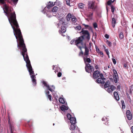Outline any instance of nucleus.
Listing matches in <instances>:
<instances>
[{
	"mask_svg": "<svg viewBox=\"0 0 133 133\" xmlns=\"http://www.w3.org/2000/svg\"><path fill=\"white\" fill-rule=\"evenodd\" d=\"M14 35L17 39V46L20 50L21 54L22 55L24 60L26 63V66L29 72L33 83L35 85L36 84V77L34 75L27 52V50L24 43L21 33L19 28H12Z\"/></svg>",
	"mask_w": 133,
	"mask_h": 133,
	"instance_id": "1",
	"label": "nucleus"
},
{
	"mask_svg": "<svg viewBox=\"0 0 133 133\" xmlns=\"http://www.w3.org/2000/svg\"><path fill=\"white\" fill-rule=\"evenodd\" d=\"M61 19L57 23L58 26L57 27L60 28L59 30V32L60 34L65 33L66 30V28L64 27L65 24L63 21V19L62 18H60Z\"/></svg>",
	"mask_w": 133,
	"mask_h": 133,
	"instance_id": "2",
	"label": "nucleus"
},
{
	"mask_svg": "<svg viewBox=\"0 0 133 133\" xmlns=\"http://www.w3.org/2000/svg\"><path fill=\"white\" fill-rule=\"evenodd\" d=\"M77 46L79 49L81 50V49L84 48L85 49V51L84 54V56H87L89 54V50L88 48L86 47L85 44H83V43H81L80 42L79 43H77Z\"/></svg>",
	"mask_w": 133,
	"mask_h": 133,
	"instance_id": "3",
	"label": "nucleus"
},
{
	"mask_svg": "<svg viewBox=\"0 0 133 133\" xmlns=\"http://www.w3.org/2000/svg\"><path fill=\"white\" fill-rule=\"evenodd\" d=\"M97 8V6L95 4L94 1H90L88 2V8L89 9H92L93 11H94Z\"/></svg>",
	"mask_w": 133,
	"mask_h": 133,
	"instance_id": "4",
	"label": "nucleus"
},
{
	"mask_svg": "<svg viewBox=\"0 0 133 133\" xmlns=\"http://www.w3.org/2000/svg\"><path fill=\"white\" fill-rule=\"evenodd\" d=\"M83 40V36H80L79 37L77 38L76 39L72 40L70 42V44H72L75 43V45H77V43H79L80 42L81 43H82V41Z\"/></svg>",
	"mask_w": 133,
	"mask_h": 133,
	"instance_id": "5",
	"label": "nucleus"
},
{
	"mask_svg": "<svg viewBox=\"0 0 133 133\" xmlns=\"http://www.w3.org/2000/svg\"><path fill=\"white\" fill-rule=\"evenodd\" d=\"M85 69L87 72L90 73L93 72L94 70L93 67L89 63L86 64Z\"/></svg>",
	"mask_w": 133,
	"mask_h": 133,
	"instance_id": "6",
	"label": "nucleus"
},
{
	"mask_svg": "<svg viewBox=\"0 0 133 133\" xmlns=\"http://www.w3.org/2000/svg\"><path fill=\"white\" fill-rule=\"evenodd\" d=\"M55 4V3L54 4V3L52 2H50L48 3L47 7H45L42 12L44 14H45V13L46 14H47V9H50Z\"/></svg>",
	"mask_w": 133,
	"mask_h": 133,
	"instance_id": "7",
	"label": "nucleus"
},
{
	"mask_svg": "<svg viewBox=\"0 0 133 133\" xmlns=\"http://www.w3.org/2000/svg\"><path fill=\"white\" fill-rule=\"evenodd\" d=\"M80 33L81 34H82L83 35L81 36H83V39L84 38H86L88 39H89L90 38V36L88 31L87 30H84L82 29Z\"/></svg>",
	"mask_w": 133,
	"mask_h": 133,
	"instance_id": "8",
	"label": "nucleus"
},
{
	"mask_svg": "<svg viewBox=\"0 0 133 133\" xmlns=\"http://www.w3.org/2000/svg\"><path fill=\"white\" fill-rule=\"evenodd\" d=\"M93 77L94 78H97L99 77H103V76L102 74H100V72L98 71H96L94 72L93 74Z\"/></svg>",
	"mask_w": 133,
	"mask_h": 133,
	"instance_id": "9",
	"label": "nucleus"
},
{
	"mask_svg": "<svg viewBox=\"0 0 133 133\" xmlns=\"http://www.w3.org/2000/svg\"><path fill=\"white\" fill-rule=\"evenodd\" d=\"M58 10V8L56 6H55L52 9V10L50 12V11H47L48 13V14H46L47 15V16H48V17H50L51 16H50L49 14H52L54 16H55L54 14H53V13L54 12H56L57 10Z\"/></svg>",
	"mask_w": 133,
	"mask_h": 133,
	"instance_id": "10",
	"label": "nucleus"
},
{
	"mask_svg": "<svg viewBox=\"0 0 133 133\" xmlns=\"http://www.w3.org/2000/svg\"><path fill=\"white\" fill-rule=\"evenodd\" d=\"M113 78L115 83H117L118 79V77L116 70L114 69L113 70Z\"/></svg>",
	"mask_w": 133,
	"mask_h": 133,
	"instance_id": "11",
	"label": "nucleus"
},
{
	"mask_svg": "<svg viewBox=\"0 0 133 133\" xmlns=\"http://www.w3.org/2000/svg\"><path fill=\"white\" fill-rule=\"evenodd\" d=\"M115 87L113 85H111L108 87L107 90L105 89V90L107 91L109 93H112L113 91H114L115 89Z\"/></svg>",
	"mask_w": 133,
	"mask_h": 133,
	"instance_id": "12",
	"label": "nucleus"
},
{
	"mask_svg": "<svg viewBox=\"0 0 133 133\" xmlns=\"http://www.w3.org/2000/svg\"><path fill=\"white\" fill-rule=\"evenodd\" d=\"M127 116V118L129 120H131L132 119V116L129 110H127L126 112Z\"/></svg>",
	"mask_w": 133,
	"mask_h": 133,
	"instance_id": "13",
	"label": "nucleus"
},
{
	"mask_svg": "<svg viewBox=\"0 0 133 133\" xmlns=\"http://www.w3.org/2000/svg\"><path fill=\"white\" fill-rule=\"evenodd\" d=\"M105 79V78H103V77H100V78H99L97 79L96 82L98 83L103 84L104 83V80Z\"/></svg>",
	"mask_w": 133,
	"mask_h": 133,
	"instance_id": "14",
	"label": "nucleus"
},
{
	"mask_svg": "<svg viewBox=\"0 0 133 133\" xmlns=\"http://www.w3.org/2000/svg\"><path fill=\"white\" fill-rule=\"evenodd\" d=\"M42 83L44 86L46 87L48 90H49L50 91H52V90L51 89H50V87L49 85V84H48L47 82L45 81H43Z\"/></svg>",
	"mask_w": 133,
	"mask_h": 133,
	"instance_id": "15",
	"label": "nucleus"
},
{
	"mask_svg": "<svg viewBox=\"0 0 133 133\" xmlns=\"http://www.w3.org/2000/svg\"><path fill=\"white\" fill-rule=\"evenodd\" d=\"M66 105H67V104ZM60 109L62 111H65L68 109V107L67 106H65L64 105H63L61 107Z\"/></svg>",
	"mask_w": 133,
	"mask_h": 133,
	"instance_id": "16",
	"label": "nucleus"
},
{
	"mask_svg": "<svg viewBox=\"0 0 133 133\" xmlns=\"http://www.w3.org/2000/svg\"><path fill=\"white\" fill-rule=\"evenodd\" d=\"M114 95L115 98L116 100L117 101H118L119 100V98L117 93L116 91L114 92Z\"/></svg>",
	"mask_w": 133,
	"mask_h": 133,
	"instance_id": "17",
	"label": "nucleus"
},
{
	"mask_svg": "<svg viewBox=\"0 0 133 133\" xmlns=\"http://www.w3.org/2000/svg\"><path fill=\"white\" fill-rule=\"evenodd\" d=\"M87 56H84L83 59L84 62H87L88 63H90L91 62L90 59L89 58H87Z\"/></svg>",
	"mask_w": 133,
	"mask_h": 133,
	"instance_id": "18",
	"label": "nucleus"
},
{
	"mask_svg": "<svg viewBox=\"0 0 133 133\" xmlns=\"http://www.w3.org/2000/svg\"><path fill=\"white\" fill-rule=\"evenodd\" d=\"M71 124H75L76 123V119L75 117H72L70 119Z\"/></svg>",
	"mask_w": 133,
	"mask_h": 133,
	"instance_id": "19",
	"label": "nucleus"
},
{
	"mask_svg": "<svg viewBox=\"0 0 133 133\" xmlns=\"http://www.w3.org/2000/svg\"><path fill=\"white\" fill-rule=\"evenodd\" d=\"M76 128V126L75 124H71V125L70 128V129L71 130H75Z\"/></svg>",
	"mask_w": 133,
	"mask_h": 133,
	"instance_id": "20",
	"label": "nucleus"
},
{
	"mask_svg": "<svg viewBox=\"0 0 133 133\" xmlns=\"http://www.w3.org/2000/svg\"><path fill=\"white\" fill-rule=\"evenodd\" d=\"M110 82L109 81H107L105 83L104 85V87L105 88H106L108 87H110L109 86Z\"/></svg>",
	"mask_w": 133,
	"mask_h": 133,
	"instance_id": "21",
	"label": "nucleus"
},
{
	"mask_svg": "<svg viewBox=\"0 0 133 133\" xmlns=\"http://www.w3.org/2000/svg\"><path fill=\"white\" fill-rule=\"evenodd\" d=\"M93 15V13L92 12H89L87 14V17L91 19L92 18Z\"/></svg>",
	"mask_w": 133,
	"mask_h": 133,
	"instance_id": "22",
	"label": "nucleus"
},
{
	"mask_svg": "<svg viewBox=\"0 0 133 133\" xmlns=\"http://www.w3.org/2000/svg\"><path fill=\"white\" fill-rule=\"evenodd\" d=\"M116 23V20L114 18L112 19V25L113 28L115 26V24Z\"/></svg>",
	"mask_w": 133,
	"mask_h": 133,
	"instance_id": "23",
	"label": "nucleus"
},
{
	"mask_svg": "<svg viewBox=\"0 0 133 133\" xmlns=\"http://www.w3.org/2000/svg\"><path fill=\"white\" fill-rule=\"evenodd\" d=\"M59 102L61 103L64 104L65 103L64 99L62 98H60L59 99Z\"/></svg>",
	"mask_w": 133,
	"mask_h": 133,
	"instance_id": "24",
	"label": "nucleus"
},
{
	"mask_svg": "<svg viewBox=\"0 0 133 133\" xmlns=\"http://www.w3.org/2000/svg\"><path fill=\"white\" fill-rule=\"evenodd\" d=\"M85 5L82 3H79L78 4V7L80 9L83 8L84 6Z\"/></svg>",
	"mask_w": 133,
	"mask_h": 133,
	"instance_id": "25",
	"label": "nucleus"
},
{
	"mask_svg": "<svg viewBox=\"0 0 133 133\" xmlns=\"http://www.w3.org/2000/svg\"><path fill=\"white\" fill-rule=\"evenodd\" d=\"M71 17V14L70 13L68 14L66 17V19L68 21H70Z\"/></svg>",
	"mask_w": 133,
	"mask_h": 133,
	"instance_id": "26",
	"label": "nucleus"
},
{
	"mask_svg": "<svg viewBox=\"0 0 133 133\" xmlns=\"http://www.w3.org/2000/svg\"><path fill=\"white\" fill-rule=\"evenodd\" d=\"M56 69L55 71L56 73V72H60L61 71V70L60 68L57 67H56Z\"/></svg>",
	"mask_w": 133,
	"mask_h": 133,
	"instance_id": "27",
	"label": "nucleus"
},
{
	"mask_svg": "<svg viewBox=\"0 0 133 133\" xmlns=\"http://www.w3.org/2000/svg\"><path fill=\"white\" fill-rule=\"evenodd\" d=\"M115 0H110L108 2L107 4L108 5H110L111 3H113Z\"/></svg>",
	"mask_w": 133,
	"mask_h": 133,
	"instance_id": "28",
	"label": "nucleus"
},
{
	"mask_svg": "<svg viewBox=\"0 0 133 133\" xmlns=\"http://www.w3.org/2000/svg\"><path fill=\"white\" fill-rule=\"evenodd\" d=\"M124 37L123 34L122 32L120 33L119 34V37L120 39H122Z\"/></svg>",
	"mask_w": 133,
	"mask_h": 133,
	"instance_id": "29",
	"label": "nucleus"
},
{
	"mask_svg": "<svg viewBox=\"0 0 133 133\" xmlns=\"http://www.w3.org/2000/svg\"><path fill=\"white\" fill-rule=\"evenodd\" d=\"M72 133H80V130L79 128H78L77 127L76 129V130L75 133L72 132Z\"/></svg>",
	"mask_w": 133,
	"mask_h": 133,
	"instance_id": "30",
	"label": "nucleus"
},
{
	"mask_svg": "<svg viewBox=\"0 0 133 133\" xmlns=\"http://www.w3.org/2000/svg\"><path fill=\"white\" fill-rule=\"evenodd\" d=\"M81 27L79 25L76 26L75 27V29L77 30H79L81 29Z\"/></svg>",
	"mask_w": 133,
	"mask_h": 133,
	"instance_id": "31",
	"label": "nucleus"
},
{
	"mask_svg": "<svg viewBox=\"0 0 133 133\" xmlns=\"http://www.w3.org/2000/svg\"><path fill=\"white\" fill-rule=\"evenodd\" d=\"M107 44L108 45V46H111L112 45L111 43V42L109 41L108 40H107Z\"/></svg>",
	"mask_w": 133,
	"mask_h": 133,
	"instance_id": "32",
	"label": "nucleus"
},
{
	"mask_svg": "<svg viewBox=\"0 0 133 133\" xmlns=\"http://www.w3.org/2000/svg\"><path fill=\"white\" fill-rule=\"evenodd\" d=\"M96 51L97 53H99L101 51L96 46Z\"/></svg>",
	"mask_w": 133,
	"mask_h": 133,
	"instance_id": "33",
	"label": "nucleus"
},
{
	"mask_svg": "<svg viewBox=\"0 0 133 133\" xmlns=\"http://www.w3.org/2000/svg\"><path fill=\"white\" fill-rule=\"evenodd\" d=\"M111 11L113 13L115 10V8L114 6L112 5L111 6Z\"/></svg>",
	"mask_w": 133,
	"mask_h": 133,
	"instance_id": "34",
	"label": "nucleus"
},
{
	"mask_svg": "<svg viewBox=\"0 0 133 133\" xmlns=\"http://www.w3.org/2000/svg\"><path fill=\"white\" fill-rule=\"evenodd\" d=\"M13 3L15 5H16L18 1V0H12Z\"/></svg>",
	"mask_w": 133,
	"mask_h": 133,
	"instance_id": "35",
	"label": "nucleus"
},
{
	"mask_svg": "<svg viewBox=\"0 0 133 133\" xmlns=\"http://www.w3.org/2000/svg\"><path fill=\"white\" fill-rule=\"evenodd\" d=\"M67 116L68 118L70 119L72 118L71 115L69 114H67Z\"/></svg>",
	"mask_w": 133,
	"mask_h": 133,
	"instance_id": "36",
	"label": "nucleus"
},
{
	"mask_svg": "<svg viewBox=\"0 0 133 133\" xmlns=\"http://www.w3.org/2000/svg\"><path fill=\"white\" fill-rule=\"evenodd\" d=\"M50 89H51L52 90V91H50L51 92H52L55 89V87L54 85H52L50 87Z\"/></svg>",
	"mask_w": 133,
	"mask_h": 133,
	"instance_id": "37",
	"label": "nucleus"
},
{
	"mask_svg": "<svg viewBox=\"0 0 133 133\" xmlns=\"http://www.w3.org/2000/svg\"><path fill=\"white\" fill-rule=\"evenodd\" d=\"M47 97L48 98H49V100L50 101H52L51 97L50 95H48V96H47Z\"/></svg>",
	"mask_w": 133,
	"mask_h": 133,
	"instance_id": "38",
	"label": "nucleus"
},
{
	"mask_svg": "<svg viewBox=\"0 0 133 133\" xmlns=\"http://www.w3.org/2000/svg\"><path fill=\"white\" fill-rule=\"evenodd\" d=\"M65 1L66 4L69 6L70 5V0H65Z\"/></svg>",
	"mask_w": 133,
	"mask_h": 133,
	"instance_id": "39",
	"label": "nucleus"
},
{
	"mask_svg": "<svg viewBox=\"0 0 133 133\" xmlns=\"http://www.w3.org/2000/svg\"><path fill=\"white\" fill-rule=\"evenodd\" d=\"M93 26L95 28H97V24L96 23H94L93 24Z\"/></svg>",
	"mask_w": 133,
	"mask_h": 133,
	"instance_id": "40",
	"label": "nucleus"
},
{
	"mask_svg": "<svg viewBox=\"0 0 133 133\" xmlns=\"http://www.w3.org/2000/svg\"><path fill=\"white\" fill-rule=\"evenodd\" d=\"M48 90H45V93L47 96H48V95H49V92Z\"/></svg>",
	"mask_w": 133,
	"mask_h": 133,
	"instance_id": "41",
	"label": "nucleus"
},
{
	"mask_svg": "<svg viewBox=\"0 0 133 133\" xmlns=\"http://www.w3.org/2000/svg\"><path fill=\"white\" fill-rule=\"evenodd\" d=\"M76 19V18L75 17H74L72 18V22H75V20Z\"/></svg>",
	"mask_w": 133,
	"mask_h": 133,
	"instance_id": "42",
	"label": "nucleus"
},
{
	"mask_svg": "<svg viewBox=\"0 0 133 133\" xmlns=\"http://www.w3.org/2000/svg\"><path fill=\"white\" fill-rule=\"evenodd\" d=\"M112 60L114 64H115L116 63V61L115 59L114 58H112Z\"/></svg>",
	"mask_w": 133,
	"mask_h": 133,
	"instance_id": "43",
	"label": "nucleus"
},
{
	"mask_svg": "<svg viewBox=\"0 0 133 133\" xmlns=\"http://www.w3.org/2000/svg\"><path fill=\"white\" fill-rule=\"evenodd\" d=\"M124 67L125 68H128V66H127V64L126 63H125L124 64Z\"/></svg>",
	"mask_w": 133,
	"mask_h": 133,
	"instance_id": "44",
	"label": "nucleus"
},
{
	"mask_svg": "<svg viewBox=\"0 0 133 133\" xmlns=\"http://www.w3.org/2000/svg\"><path fill=\"white\" fill-rule=\"evenodd\" d=\"M61 75L62 73L60 72H59L57 74L58 76L59 77H60L61 76Z\"/></svg>",
	"mask_w": 133,
	"mask_h": 133,
	"instance_id": "45",
	"label": "nucleus"
},
{
	"mask_svg": "<svg viewBox=\"0 0 133 133\" xmlns=\"http://www.w3.org/2000/svg\"><path fill=\"white\" fill-rule=\"evenodd\" d=\"M105 51L106 52L107 54L108 55H109V52L108 51V49H105Z\"/></svg>",
	"mask_w": 133,
	"mask_h": 133,
	"instance_id": "46",
	"label": "nucleus"
},
{
	"mask_svg": "<svg viewBox=\"0 0 133 133\" xmlns=\"http://www.w3.org/2000/svg\"><path fill=\"white\" fill-rule=\"evenodd\" d=\"M105 37L107 38H108L109 37V36L108 34H106L105 35Z\"/></svg>",
	"mask_w": 133,
	"mask_h": 133,
	"instance_id": "47",
	"label": "nucleus"
},
{
	"mask_svg": "<svg viewBox=\"0 0 133 133\" xmlns=\"http://www.w3.org/2000/svg\"><path fill=\"white\" fill-rule=\"evenodd\" d=\"M105 119H107V117H103L102 119V120L103 121H105Z\"/></svg>",
	"mask_w": 133,
	"mask_h": 133,
	"instance_id": "48",
	"label": "nucleus"
},
{
	"mask_svg": "<svg viewBox=\"0 0 133 133\" xmlns=\"http://www.w3.org/2000/svg\"><path fill=\"white\" fill-rule=\"evenodd\" d=\"M120 86L119 85H118L117 87V89L118 90H120Z\"/></svg>",
	"mask_w": 133,
	"mask_h": 133,
	"instance_id": "49",
	"label": "nucleus"
},
{
	"mask_svg": "<svg viewBox=\"0 0 133 133\" xmlns=\"http://www.w3.org/2000/svg\"><path fill=\"white\" fill-rule=\"evenodd\" d=\"M83 25L86 28H87L88 27H89V26L88 25L85 24H84Z\"/></svg>",
	"mask_w": 133,
	"mask_h": 133,
	"instance_id": "50",
	"label": "nucleus"
},
{
	"mask_svg": "<svg viewBox=\"0 0 133 133\" xmlns=\"http://www.w3.org/2000/svg\"><path fill=\"white\" fill-rule=\"evenodd\" d=\"M81 52H80L79 54V55H83V51H82V50H81Z\"/></svg>",
	"mask_w": 133,
	"mask_h": 133,
	"instance_id": "51",
	"label": "nucleus"
},
{
	"mask_svg": "<svg viewBox=\"0 0 133 133\" xmlns=\"http://www.w3.org/2000/svg\"><path fill=\"white\" fill-rule=\"evenodd\" d=\"M95 68L96 69H98V65H96L95 66Z\"/></svg>",
	"mask_w": 133,
	"mask_h": 133,
	"instance_id": "52",
	"label": "nucleus"
},
{
	"mask_svg": "<svg viewBox=\"0 0 133 133\" xmlns=\"http://www.w3.org/2000/svg\"><path fill=\"white\" fill-rule=\"evenodd\" d=\"M131 129L132 133H133V126H132L131 127Z\"/></svg>",
	"mask_w": 133,
	"mask_h": 133,
	"instance_id": "53",
	"label": "nucleus"
},
{
	"mask_svg": "<svg viewBox=\"0 0 133 133\" xmlns=\"http://www.w3.org/2000/svg\"><path fill=\"white\" fill-rule=\"evenodd\" d=\"M98 54H100L101 55H102V57L103 56V53L102 52L100 51V52Z\"/></svg>",
	"mask_w": 133,
	"mask_h": 133,
	"instance_id": "54",
	"label": "nucleus"
},
{
	"mask_svg": "<svg viewBox=\"0 0 133 133\" xmlns=\"http://www.w3.org/2000/svg\"><path fill=\"white\" fill-rule=\"evenodd\" d=\"M122 105V108L123 109H125V105Z\"/></svg>",
	"mask_w": 133,
	"mask_h": 133,
	"instance_id": "55",
	"label": "nucleus"
},
{
	"mask_svg": "<svg viewBox=\"0 0 133 133\" xmlns=\"http://www.w3.org/2000/svg\"><path fill=\"white\" fill-rule=\"evenodd\" d=\"M124 103V101L122 100L121 101V103Z\"/></svg>",
	"mask_w": 133,
	"mask_h": 133,
	"instance_id": "56",
	"label": "nucleus"
},
{
	"mask_svg": "<svg viewBox=\"0 0 133 133\" xmlns=\"http://www.w3.org/2000/svg\"><path fill=\"white\" fill-rule=\"evenodd\" d=\"M122 105H125V104H124V103H122Z\"/></svg>",
	"mask_w": 133,
	"mask_h": 133,
	"instance_id": "57",
	"label": "nucleus"
},
{
	"mask_svg": "<svg viewBox=\"0 0 133 133\" xmlns=\"http://www.w3.org/2000/svg\"><path fill=\"white\" fill-rule=\"evenodd\" d=\"M103 47H104V49H105V46H103Z\"/></svg>",
	"mask_w": 133,
	"mask_h": 133,
	"instance_id": "58",
	"label": "nucleus"
},
{
	"mask_svg": "<svg viewBox=\"0 0 133 133\" xmlns=\"http://www.w3.org/2000/svg\"><path fill=\"white\" fill-rule=\"evenodd\" d=\"M65 78L64 77L62 79H65Z\"/></svg>",
	"mask_w": 133,
	"mask_h": 133,
	"instance_id": "59",
	"label": "nucleus"
},
{
	"mask_svg": "<svg viewBox=\"0 0 133 133\" xmlns=\"http://www.w3.org/2000/svg\"><path fill=\"white\" fill-rule=\"evenodd\" d=\"M54 66H53V70H54Z\"/></svg>",
	"mask_w": 133,
	"mask_h": 133,
	"instance_id": "60",
	"label": "nucleus"
},
{
	"mask_svg": "<svg viewBox=\"0 0 133 133\" xmlns=\"http://www.w3.org/2000/svg\"><path fill=\"white\" fill-rule=\"evenodd\" d=\"M105 124H106V125H107L108 124V123H106V124L105 123Z\"/></svg>",
	"mask_w": 133,
	"mask_h": 133,
	"instance_id": "61",
	"label": "nucleus"
},
{
	"mask_svg": "<svg viewBox=\"0 0 133 133\" xmlns=\"http://www.w3.org/2000/svg\"><path fill=\"white\" fill-rule=\"evenodd\" d=\"M108 68H110L109 66H108Z\"/></svg>",
	"mask_w": 133,
	"mask_h": 133,
	"instance_id": "62",
	"label": "nucleus"
},
{
	"mask_svg": "<svg viewBox=\"0 0 133 133\" xmlns=\"http://www.w3.org/2000/svg\"><path fill=\"white\" fill-rule=\"evenodd\" d=\"M107 11H108V9H107Z\"/></svg>",
	"mask_w": 133,
	"mask_h": 133,
	"instance_id": "63",
	"label": "nucleus"
},
{
	"mask_svg": "<svg viewBox=\"0 0 133 133\" xmlns=\"http://www.w3.org/2000/svg\"><path fill=\"white\" fill-rule=\"evenodd\" d=\"M55 125V124L54 123H53V125Z\"/></svg>",
	"mask_w": 133,
	"mask_h": 133,
	"instance_id": "64",
	"label": "nucleus"
}]
</instances>
